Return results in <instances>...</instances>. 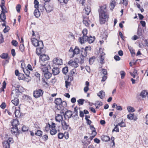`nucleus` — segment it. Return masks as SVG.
<instances>
[{
    "instance_id": "1",
    "label": "nucleus",
    "mask_w": 148,
    "mask_h": 148,
    "mask_svg": "<svg viewBox=\"0 0 148 148\" xmlns=\"http://www.w3.org/2000/svg\"><path fill=\"white\" fill-rule=\"evenodd\" d=\"M99 22L101 24L105 23L108 21L109 17V13L106 9V6L103 5L99 9Z\"/></svg>"
},
{
    "instance_id": "2",
    "label": "nucleus",
    "mask_w": 148,
    "mask_h": 148,
    "mask_svg": "<svg viewBox=\"0 0 148 148\" xmlns=\"http://www.w3.org/2000/svg\"><path fill=\"white\" fill-rule=\"evenodd\" d=\"M49 59V58L48 55L44 54L41 55L40 56L39 60L41 65L45 66L46 63L45 62Z\"/></svg>"
},
{
    "instance_id": "3",
    "label": "nucleus",
    "mask_w": 148,
    "mask_h": 148,
    "mask_svg": "<svg viewBox=\"0 0 148 148\" xmlns=\"http://www.w3.org/2000/svg\"><path fill=\"white\" fill-rule=\"evenodd\" d=\"M81 60L80 61V63L82 64L84 63V60L86 59L87 55V52L83 48H81L80 50Z\"/></svg>"
},
{
    "instance_id": "4",
    "label": "nucleus",
    "mask_w": 148,
    "mask_h": 148,
    "mask_svg": "<svg viewBox=\"0 0 148 148\" xmlns=\"http://www.w3.org/2000/svg\"><path fill=\"white\" fill-rule=\"evenodd\" d=\"M88 31L86 29H84L82 31L83 36L82 37L79 38V40L81 44H83L84 40H85L87 38V36H86L87 33Z\"/></svg>"
},
{
    "instance_id": "5",
    "label": "nucleus",
    "mask_w": 148,
    "mask_h": 148,
    "mask_svg": "<svg viewBox=\"0 0 148 148\" xmlns=\"http://www.w3.org/2000/svg\"><path fill=\"white\" fill-rule=\"evenodd\" d=\"M32 44L35 47H38L39 46H42L43 42L42 41H38L35 38H32L31 39Z\"/></svg>"
},
{
    "instance_id": "6",
    "label": "nucleus",
    "mask_w": 148,
    "mask_h": 148,
    "mask_svg": "<svg viewBox=\"0 0 148 148\" xmlns=\"http://www.w3.org/2000/svg\"><path fill=\"white\" fill-rule=\"evenodd\" d=\"M83 22L87 27H89L91 23L89 19L88 16H85L84 14L83 15Z\"/></svg>"
},
{
    "instance_id": "7",
    "label": "nucleus",
    "mask_w": 148,
    "mask_h": 148,
    "mask_svg": "<svg viewBox=\"0 0 148 148\" xmlns=\"http://www.w3.org/2000/svg\"><path fill=\"white\" fill-rule=\"evenodd\" d=\"M90 3L86 4L84 5V9L83 10V13L88 15L91 11L90 7Z\"/></svg>"
},
{
    "instance_id": "8",
    "label": "nucleus",
    "mask_w": 148,
    "mask_h": 148,
    "mask_svg": "<svg viewBox=\"0 0 148 148\" xmlns=\"http://www.w3.org/2000/svg\"><path fill=\"white\" fill-rule=\"evenodd\" d=\"M43 91L40 89L35 90L33 92L34 96L36 98L39 97L43 95Z\"/></svg>"
},
{
    "instance_id": "9",
    "label": "nucleus",
    "mask_w": 148,
    "mask_h": 148,
    "mask_svg": "<svg viewBox=\"0 0 148 148\" xmlns=\"http://www.w3.org/2000/svg\"><path fill=\"white\" fill-rule=\"evenodd\" d=\"M54 102L56 105L57 106V109L59 110L61 109V107L60 106H61L62 102V100L60 98H57L55 99Z\"/></svg>"
},
{
    "instance_id": "10",
    "label": "nucleus",
    "mask_w": 148,
    "mask_h": 148,
    "mask_svg": "<svg viewBox=\"0 0 148 148\" xmlns=\"http://www.w3.org/2000/svg\"><path fill=\"white\" fill-rule=\"evenodd\" d=\"M11 96L12 98H17L19 95V91L18 89H15L13 90L11 93Z\"/></svg>"
},
{
    "instance_id": "11",
    "label": "nucleus",
    "mask_w": 148,
    "mask_h": 148,
    "mask_svg": "<svg viewBox=\"0 0 148 148\" xmlns=\"http://www.w3.org/2000/svg\"><path fill=\"white\" fill-rule=\"evenodd\" d=\"M43 44L42 46H39L38 47L36 48V53L38 56H40L42 53H43Z\"/></svg>"
},
{
    "instance_id": "12",
    "label": "nucleus",
    "mask_w": 148,
    "mask_h": 148,
    "mask_svg": "<svg viewBox=\"0 0 148 148\" xmlns=\"http://www.w3.org/2000/svg\"><path fill=\"white\" fill-rule=\"evenodd\" d=\"M41 67H40V68L41 69V71L44 73H45L48 71V70L49 69H51V66L50 65H48V66H46V64H45V66L43 65H41Z\"/></svg>"
},
{
    "instance_id": "13",
    "label": "nucleus",
    "mask_w": 148,
    "mask_h": 148,
    "mask_svg": "<svg viewBox=\"0 0 148 148\" xmlns=\"http://www.w3.org/2000/svg\"><path fill=\"white\" fill-rule=\"evenodd\" d=\"M62 115L59 114H56L55 115V120L59 123L61 122L64 120Z\"/></svg>"
},
{
    "instance_id": "14",
    "label": "nucleus",
    "mask_w": 148,
    "mask_h": 148,
    "mask_svg": "<svg viewBox=\"0 0 148 148\" xmlns=\"http://www.w3.org/2000/svg\"><path fill=\"white\" fill-rule=\"evenodd\" d=\"M95 38L94 36L92 37V36H90L89 37H88L87 36V38H86V39H85V40H83V43H84V42L86 41H87L89 43H92L95 40Z\"/></svg>"
},
{
    "instance_id": "15",
    "label": "nucleus",
    "mask_w": 148,
    "mask_h": 148,
    "mask_svg": "<svg viewBox=\"0 0 148 148\" xmlns=\"http://www.w3.org/2000/svg\"><path fill=\"white\" fill-rule=\"evenodd\" d=\"M53 63L56 64L60 65L62 64V60L60 58H56L53 60Z\"/></svg>"
},
{
    "instance_id": "16",
    "label": "nucleus",
    "mask_w": 148,
    "mask_h": 148,
    "mask_svg": "<svg viewBox=\"0 0 148 148\" xmlns=\"http://www.w3.org/2000/svg\"><path fill=\"white\" fill-rule=\"evenodd\" d=\"M68 64L69 65L75 68L78 66V64L75 61H73V60H70L68 62Z\"/></svg>"
},
{
    "instance_id": "17",
    "label": "nucleus",
    "mask_w": 148,
    "mask_h": 148,
    "mask_svg": "<svg viewBox=\"0 0 148 148\" xmlns=\"http://www.w3.org/2000/svg\"><path fill=\"white\" fill-rule=\"evenodd\" d=\"M127 118L130 120H133L134 121H136L137 119V117L136 116L134 115V114H130L127 115Z\"/></svg>"
},
{
    "instance_id": "18",
    "label": "nucleus",
    "mask_w": 148,
    "mask_h": 148,
    "mask_svg": "<svg viewBox=\"0 0 148 148\" xmlns=\"http://www.w3.org/2000/svg\"><path fill=\"white\" fill-rule=\"evenodd\" d=\"M59 69L58 67H54L52 70V73L54 75H56L58 74L60 72Z\"/></svg>"
},
{
    "instance_id": "19",
    "label": "nucleus",
    "mask_w": 148,
    "mask_h": 148,
    "mask_svg": "<svg viewBox=\"0 0 148 148\" xmlns=\"http://www.w3.org/2000/svg\"><path fill=\"white\" fill-rule=\"evenodd\" d=\"M64 117L65 118V116L68 118L69 119L71 118L73 115L72 112L71 110H67L66 111L64 114Z\"/></svg>"
},
{
    "instance_id": "20",
    "label": "nucleus",
    "mask_w": 148,
    "mask_h": 148,
    "mask_svg": "<svg viewBox=\"0 0 148 148\" xmlns=\"http://www.w3.org/2000/svg\"><path fill=\"white\" fill-rule=\"evenodd\" d=\"M62 126L64 130H66L69 127V125L64 120L61 122Z\"/></svg>"
},
{
    "instance_id": "21",
    "label": "nucleus",
    "mask_w": 148,
    "mask_h": 148,
    "mask_svg": "<svg viewBox=\"0 0 148 148\" xmlns=\"http://www.w3.org/2000/svg\"><path fill=\"white\" fill-rule=\"evenodd\" d=\"M80 50L79 47H75V48L73 50V53L70 57L73 58L75 54H77L79 53Z\"/></svg>"
},
{
    "instance_id": "22",
    "label": "nucleus",
    "mask_w": 148,
    "mask_h": 148,
    "mask_svg": "<svg viewBox=\"0 0 148 148\" xmlns=\"http://www.w3.org/2000/svg\"><path fill=\"white\" fill-rule=\"evenodd\" d=\"M18 128L13 127L11 128V132L14 135L16 136L18 134Z\"/></svg>"
},
{
    "instance_id": "23",
    "label": "nucleus",
    "mask_w": 148,
    "mask_h": 148,
    "mask_svg": "<svg viewBox=\"0 0 148 148\" xmlns=\"http://www.w3.org/2000/svg\"><path fill=\"white\" fill-rule=\"evenodd\" d=\"M13 127L18 128L17 126L19 125V121L17 119H14L12 123Z\"/></svg>"
},
{
    "instance_id": "24",
    "label": "nucleus",
    "mask_w": 148,
    "mask_h": 148,
    "mask_svg": "<svg viewBox=\"0 0 148 148\" xmlns=\"http://www.w3.org/2000/svg\"><path fill=\"white\" fill-rule=\"evenodd\" d=\"M45 10L47 12H49L52 10V7L50 5L48 4L45 6Z\"/></svg>"
},
{
    "instance_id": "25",
    "label": "nucleus",
    "mask_w": 148,
    "mask_h": 148,
    "mask_svg": "<svg viewBox=\"0 0 148 148\" xmlns=\"http://www.w3.org/2000/svg\"><path fill=\"white\" fill-rule=\"evenodd\" d=\"M101 137L102 140L103 141L108 142L110 139L109 137L107 136L102 135Z\"/></svg>"
},
{
    "instance_id": "26",
    "label": "nucleus",
    "mask_w": 148,
    "mask_h": 148,
    "mask_svg": "<svg viewBox=\"0 0 148 148\" xmlns=\"http://www.w3.org/2000/svg\"><path fill=\"white\" fill-rule=\"evenodd\" d=\"M97 95L101 99H103L105 96V92L102 90H101L98 93Z\"/></svg>"
},
{
    "instance_id": "27",
    "label": "nucleus",
    "mask_w": 148,
    "mask_h": 148,
    "mask_svg": "<svg viewBox=\"0 0 148 148\" xmlns=\"http://www.w3.org/2000/svg\"><path fill=\"white\" fill-rule=\"evenodd\" d=\"M7 137H5V140L2 143L3 147L4 148H9L10 145L9 143H8V142L6 141V138H7Z\"/></svg>"
},
{
    "instance_id": "28",
    "label": "nucleus",
    "mask_w": 148,
    "mask_h": 148,
    "mask_svg": "<svg viewBox=\"0 0 148 148\" xmlns=\"http://www.w3.org/2000/svg\"><path fill=\"white\" fill-rule=\"evenodd\" d=\"M77 110L78 108L77 107H75L74 108V110L73 113L75 114V115H73L72 116L73 118L75 117L76 119L77 118H78Z\"/></svg>"
},
{
    "instance_id": "29",
    "label": "nucleus",
    "mask_w": 148,
    "mask_h": 148,
    "mask_svg": "<svg viewBox=\"0 0 148 148\" xmlns=\"http://www.w3.org/2000/svg\"><path fill=\"white\" fill-rule=\"evenodd\" d=\"M148 92L145 90H142L140 93V95L143 98H144L146 97L147 95H148Z\"/></svg>"
},
{
    "instance_id": "30",
    "label": "nucleus",
    "mask_w": 148,
    "mask_h": 148,
    "mask_svg": "<svg viewBox=\"0 0 148 148\" xmlns=\"http://www.w3.org/2000/svg\"><path fill=\"white\" fill-rule=\"evenodd\" d=\"M1 58L3 59H6L10 58L8 54L6 53H3L0 55Z\"/></svg>"
},
{
    "instance_id": "31",
    "label": "nucleus",
    "mask_w": 148,
    "mask_h": 148,
    "mask_svg": "<svg viewBox=\"0 0 148 148\" xmlns=\"http://www.w3.org/2000/svg\"><path fill=\"white\" fill-rule=\"evenodd\" d=\"M44 77L47 79H49L51 76L52 74L48 71L45 72L44 73Z\"/></svg>"
},
{
    "instance_id": "32",
    "label": "nucleus",
    "mask_w": 148,
    "mask_h": 148,
    "mask_svg": "<svg viewBox=\"0 0 148 148\" xmlns=\"http://www.w3.org/2000/svg\"><path fill=\"white\" fill-rule=\"evenodd\" d=\"M14 98V99L12 100V102L15 106H17L19 102V99L17 98Z\"/></svg>"
},
{
    "instance_id": "33",
    "label": "nucleus",
    "mask_w": 148,
    "mask_h": 148,
    "mask_svg": "<svg viewBox=\"0 0 148 148\" xmlns=\"http://www.w3.org/2000/svg\"><path fill=\"white\" fill-rule=\"evenodd\" d=\"M116 5V2L115 0H112L110 3V9L112 10H113Z\"/></svg>"
},
{
    "instance_id": "34",
    "label": "nucleus",
    "mask_w": 148,
    "mask_h": 148,
    "mask_svg": "<svg viewBox=\"0 0 148 148\" xmlns=\"http://www.w3.org/2000/svg\"><path fill=\"white\" fill-rule=\"evenodd\" d=\"M34 14L35 16L36 17H38L40 16V13L39 12V9H36L34 10Z\"/></svg>"
},
{
    "instance_id": "35",
    "label": "nucleus",
    "mask_w": 148,
    "mask_h": 148,
    "mask_svg": "<svg viewBox=\"0 0 148 148\" xmlns=\"http://www.w3.org/2000/svg\"><path fill=\"white\" fill-rule=\"evenodd\" d=\"M23 71L26 75V76H30L29 75L30 74V71L26 68L23 69Z\"/></svg>"
},
{
    "instance_id": "36",
    "label": "nucleus",
    "mask_w": 148,
    "mask_h": 148,
    "mask_svg": "<svg viewBox=\"0 0 148 148\" xmlns=\"http://www.w3.org/2000/svg\"><path fill=\"white\" fill-rule=\"evenodd\" d=\"M14 114L16 117H20L21 115V114L19 110L16 109L14 112Z\"/></svg>"
},
{
    "instance_id": "37",
    "label": "nucleus",
    "mask_w": 148,
    "mask_h": 148,
    "mask_svg": "<svg viewBox=\"0 0 148 148\" xmlns=\"http://www.w3.org/2000/svg\"><path fill=\"white\" fill-rule=\"evenodd\" d=\"M0 18L1 19L3 22L5 21L6 19V16L5 13H1L0 15Z\"/></svg>"
},
{
    "instance_id": "38",
    "label": "nucleus",
    "mask_w": 148,
    "mask_h": 148,
    "mask_svg": "<svg viewBox=\"0 0 148 148\" xmlns=\"http://www.w3.org/2000/svg\"><path fill=\"white\" fill-rule=\"evenodd\" d=\"M57 133V130L55 128H51L50 130V134L52 135L55 134Z\"/></svg>"
},
{
    "instance_id": "39",
    "label": "nucleus",
    "mask_w": 148,
    "mask_h": 148,
    "mask_svg": "<svg viewBox=\"0 0 148 148\" xmlns=\"http://www.w3.org/2000/svg\"><path fill=\"white\" fill-rule=\"evenodd\" d=\"M6 141L8 142V143H9L10 145V144L13 143L14 142L13 138L10 137H9L7 140L6 139Z\"/></svg>"
},
{
    "instance_id": "40",
    "label": "nucleus",
    "mask_w": 148,
    "mask_h": 148,
    "mask_svg": "<svg viewBox=\"0 0 148 148\" xmlns=\"http://www.w3.org/2000/svg\"><path fill=\"white\" fill-rule=\"evenodd\" d=\"M18 76V79L19 80H23L25 78L24 74L21 73H20Z\"/></svg>"
},
{
    "instance_id": "41",
    "label": "nucleus",
    "mask_w": 148,
    "mask_h": 148,
    "mask_svg": "<svg viewBox=\"0 0 148 148\" xmlns=\"http://www.w3.org/2000/svg\"><path fill=\"white\" fill-rule=\"evenodd\" d=\"M10 58L6 59L5 60H3L2 62V65L4 66L7 64L8 63Z\"/></svg>"
},
{
    "instance_id": "42",
    "label": "nucleus",
    "mask_w": 148,
    "mask_h": 148,
    "mask_svg": "<svg viewBox=\"0 0 148 148\" xmlns=\"http://www.w3.org/2000/svg\"><path fill=\"white\" fill-rule=\"evenodd\" d=\"M127 110L129 112H133L135 111L134 108L130 106H128L127 107Z\"/></svg>"
},
{
    "instance_id": "43",
    "label": "nucleus",
    "mask_w": 148,
    "mask_h": 148,
    "mask_svg": "<svg viewBox=\"0 0 148 148\" xmlns=\"http://www.w3.org/2000/svg\"><path fill=\"white\" fill-rule=\"evenodd\" d=\"M39 2L37 0H35L34 1V8L36 9H37L38 6L40 5L38 4Z\"/></svg>"
},
{
    "instance_id": "44",
    "label": "nucleus",
    "mask_w": 148,
    "mask_h": 148,
    "mask_svg": "<svg viewBox=\"0 0 148 148\" xmlns=\"http://www.w3.org/2000/svg\"><path fill=\"white\" fill-rule=\"evenodd\" d=\"M4 3H3V2H2V5L1 6V10H2L1 11V13H5L6 12L5 10V7L4 6Z\"/></svg>"
},
{
    "instance_id": "45",
    "label": "nucleus",
    "mask_w": 148,
    "mask_h": 148,
    "mask_svg": "<svg viewBox=\"0 0 148 148\" xmlns=\"http://www.w3.org/2000/svg\"><path fill=\"white\" fill-rule=\"evenodd\" d=\"M68 71V68L67 67H65L63 68L62 70V73L64 74H66Z\"/></svg>"
},
{
    "instance_id": "46",
    "label": "nucleus",
    "mask_w": 148,
    "mask_h": 148,
    "mask_svg": "<svg viewBox=\"0 0 148 148\" xmlns=\"http://www.w3.org/2000/svg\"><path fill=\"white\" fill-rule=\"evenodd\" d=\"M95 58V57H92L90 58L89 60V62L90 64H93Z\"/></svg>"
},
{
    "instance_id": "47",
    "label": "nucleus",
    "mask_w": 148,
    "mask_h": 148,
    "mask_svg": "<svg viewBox=\"0 0 148 148\" xmlns=\"http://www.w3.org/2000/svg\"><path fill=\"white\" fill-rule=\"evenodd\" d=\"M38 9L39 10H41L42 11H44V10H45V7L43 5H40L38 7Z\"/></svg>"
},
{
    "instance_id": "48",
    "label": "nucleus",
    "mask_w": 148,
    "mask_h": 148,
    "mask_svg": "<svg viewBox=\"0 0 148 148\" xmlns=\"http://www.w3.org/2000/svg\"><path fill=\"white\" fill-rule=\"evenodd\" d=\"M117 125L121 127H125L126 126L125 123L123 121H122L121 122L118 123Z\"/></svg>"
},
{
    "instance_id": "49",
    "label": "nucleus",
    "mask_w": 148,
    "mask_h": 148,
    "mask_svg": "<svg viewBox=\"0 0 148 148\" xmlns=\"http://www.w3.org/2000/svg\"><path fill=\"white\" fill-rule=\"evenodd\" d=\"M42 132L40 130H38L37 132L35 133V134L37 136H40L42 135Z\"/></svg>"
},
{
    "instance_id": "50",
    "label": "nucleus",
    "mask_w": 148,
    "mask_h": 148,
    "mask_svg": "<svg viewBox=\"0 0 148 148\" xmlns=\"http://www.w3.org/2000/svg\"><path fill=\"white\" fill-rule=\"evenodd\" d=\"M121 3H123L125 6H126L128 4V0H123L122 1H121L120 3V4Z\"/></svg>"
},
{
    "instance_id": "51",
    "label": "nucleus",
    "mask_w": 148,
    "mask_h": 148,
    "mask_svg": "<svg viewBox=\"0 0 148 148\" xmlns=\"http://www.w3.org/2000/svg\"><path fill=\"white\" fill-rule=\"evenodd\" d=\"M84 99H80L77 100V102L79 104L82 105L84 103Z\"/></svg>"
},
{
    "instance_id": "52",
    "label": "nucleus",
    "mask_w": 148,
    "mask_h": 148,
    "mask_svg": "<svg viewBox=\"0 0 148 148\" xmlns=\"http://www.w3.org/2000/svg\"><path fill=\"white\" fill-rule=\"evenodd\" d=\"M27 77H25V78L23 80L27 82H28L31 80V78L30 76Z\"/></svg>"
},
{
    "instance_id": "53",
    "label": "nucleus",
    "mask_w": 148,
    "mask_h": 148,
    "mask_svg": "<svg viewBox=\"0 0 148 148\" xmlns=\"http://www.w3.org/2000/svg\"><path fill=\"white\" fill-rule=\"evenodd\" d=\"M48 136L47 134L44 135L42 138V139L45 141H46L48 140Z\"/></svg>"
},
{
    "instance_id": "54",
    "label": "nucleus",
    "mask_w": 148,
    "mask_h": 148,
    "mask_svg": "<svg viewBox=\"0 0 148 148\" xmlns=\"http://www.w3.org/2000/svg\"><path fill=\"white\" fill-rule=\"evenodd\" d=\"M10 29V28L8 26H5V28L3 30L4 33H6L8 32Z\"/></svg>"
},
{
    "instance_id": "55",
    "label": "nucleus",
    "mask_w": 148,
    "mask_h": 148,
    "mask_svg": "<svg viewBox=\"0 0 148 148\" xmlns=\"http://www.w3.org/2000/svg\"><path fill=\"white\" fill-rule=\"evenodd\" d=\"M21 5L20 4H18L16 7V9L18 12H19L20 11Z\"/></svg>"
},
{
    "instance_id": "56",
    "label": "nucleus",
    "mask_w": 148,
    "mask_h": 148,
    "mask_svg": "<svg viewBox=\"0 0 148 148\" xmlns=\"http://www.w3.org/2000/svg\"><path fill=\"white\" fill-rule=\"evenodd\" d=\"M118 125H117L115 126L114 129L112 130V132H113L114 131H115L116 132H119V128L118 127Z\"/></svg>"
},
{
    "instance_id": "57",
    "label": "nucleus",
    "mask_w": 148,
    "mask_h": 148,
    "mask_svg": "<svg viewBox=\"0 0 148 148\" xmlns=\"http://www.w3.org/2000/svg\"><path fill=\"white\" fill-rule=\"evenodd\" d=\"M120 74L121 76V78L123 79L125 75V73L124 71H121L120 72Z\"/></svg>"
},
{
    "instance_id": "58",
    "label": "nucleus",
    "mask_w": 148,
    "mask_h": 148,
    "mask_svg": "<svg viewBox=\"0 0 148 148\" xmlns=\"http://www.w3.org/2000/svg\"><path fill=\"white\" fill-rule=\"evenodd\" d=\"M19 49L21 52H23L24 49V46L23 44H22L20 45Z\"/></svg>"
},
{
    "instance_id": "59",
    "label": "nucleus",
    "mask_w": 148,
    "mask_h": 148,
    "mask_svg": "<svg viewBox=\"0 0 148 148\" xmlns=\"http://www.w3.org/2000/svg\"><path fill=\"white\" fill-rule=\"evenodd\" d=\"M100 63L102 64L104 63V58L101 55L100 56Z\"/></svg>"
},
{
    "instance_id": "60",
    "label": "nucleus",
    "mask_w": 148,
    "mask_h": 148,
    "mask_svg": "<svg viewBox=\"0 0 148 148\" xmlns=\"http://www.w3.org/2000/svg\"><path fill=\"white\" fill-rule=\"evenodd\" d=\"M128 48L129 49V50L130 51V53L132 54H135V53L134 52V50L131 47H128Z\"/></svg>"
},
{
    "instance_id": "61",
    "label": "nucleus",
    "mask_w": 148,
    "mask_h": 148,
    "mask_svg": "<svg viewBox=\"0 0 148 148\" xmlns=\"http://www.w3.org/2000/svg\"><path fill=\"white\" fill-rule=\"evenodd\" d=\"M12 43L13 46H16L18 44V42L16 40H13L12 42Z\"/></svg>"
},
{
    "instance_id": "62",
    "label": "nucleus",
    "mask_w": 148,
    "mask_h": 148,
    "mask_svg": "<svg viewBox=\"0 0 148 148\" xmlns=\"http://www.w3.org/2000/svg\"><path fill=\"white\" fill-rule=\"evenodd\" d=\"M28 129L25 126H23L22 127V130L23 132H26L28 131Z\"/></svg>"
},
{
    "instance_id": "63",
    "label": "nucleus",
    "mask_w": 148,
    "mask_h": 148,
    "mask_svg": "<svg viewBox=\"0 0 148 148\" xmlns=\"http://www.w3.org/2000/svg\"><path fill=\"white\" fill-rule=\"evenodd\" d=\"M102 73L104 75H106L107 74V72L106 69H102Z\"/></svg>"
},
{
    "instance_id": "64",
    "label": "nucleus",
    "mask_w": 148,
    "mask_h": 148,
    "mask_svg": "<svg viewBox=\"0 0 148 148\" xmlns=\"http://www.w3.org/2000/svg\"><path fill=\"white\" fill-rule=\"evenodd\" d=\"M95 104L99 106H102L103 105L102 102L100 101H96Z\"/></svg>"
}]
</instances>
